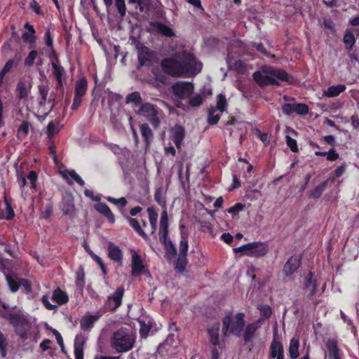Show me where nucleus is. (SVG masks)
Instances as JSON below:
<instances>
[{
    "mask_svg": "<svg viewBox=\"0 0 359 359\" xmlns=\"http://www.w3.org/2000/svg\"><path fill=\"white\" fill-rule=\"evenodd\" d=\"M346 89V87L344 84L331 86L328 87L327 90L323 91V95L326 97H335L344 92Z\"/></svg>",
    "mask_w": 359,
    "mask_h": 359,
    "instance_id": "nucleus-25",
    "label": "nucleus"
},
{
    "mask_svg": "<svg viewBox=\"0 0 359 359\" xmlns=\"http://www.w3.org/2000/svg\"><path fill=\"white\" fill-rule=\"evenodd\" d=\"M123 292V287H118L111 297H109L107 306L110 311H115L121 304Z\"/></svg>",
    "mask_w": 359,
    "mask_h": 359,
    "instance_id": "nucleus-17",
    "label": "nucleus"
},
{
    "mask_svg": "<svg viewBox=\"0 0 359 359\" xmlns=\"http://www.w3.org/2000/svg\"><path fill=\"white\" fill-rule=\"evenodd\" d=\"M53 299L59 304H65L69 299L67 294L60 288L54 290L53 293Z\"/></svg>",
    "mask_w": 359,
    "mask_h": 359,
    "instance_id": "nucleus-38",
    "label": "nucleus"
},
{
    "mask_svg": "<svg viewBox=\"0 0 359 359\" xmlns=\"http://www.w3.org/2000/svg\"><path fill=\"white\" fill-rule=\"evenodd\" d=\"M257 309L259 311L261 317L262 318V323L264 319H268L272 313V310L269 305L266 304H258Z\"/></svg>",
    "mask_w": 359,
    "mask_h": 359,
    "instance_id": "nucleus-44",
    "label": "nucleus"
},
{
    "mask_svg": "<svg viewBox=\"0 0 359 359\" xmlns=\"http://www.w3.org/2000/svg\"><path fill=\"white\" fill-rule=\"evenodd\" d=\"M40 99L39 100V104L41 107L45 106L47 102V97L49 91V88L47 84H41L38 86Z\"/></svg>",
    "mask_w": 359,
    "mask_h": 359,
    "instance_id": "nucleus-35",
    "label": "nucleus"
},
{
    "mask_svg": "<svg viewBox=\"0 0 359 359\" xmlns=\"http://www.w3.org/2000/svg\"><path fill=\"white\" fill-rule=\"evenodd\" d=\"M8 341L4 334L0 332V354L3 358H5L7 354Z\"/></svg>",
    "mask_w": 359,
    "mask_h": 359,
    "instance_id": "nucleus-53",
    "label": "nucleus"
},
{
    "mask_svg": "<svg viewBox=\"0 0 359 359\" xmlns=\"http://www.w3.org/2000/svg\"><path fill=\"white\" fill-rule=\"evenodd\" d=\"M44 41L48 48L53 47V37L51 35L50 29H48L45 33Z\"/></svg>",
    "mask_w": 359,
    "mask_h": 359,
    "instance_id": "nucleus-62",
    "label": "nucleus"
},
{
    "mask_svg": "<svg viewBox=\"0 0 359 359\" xmlns=\"http://www.w3.org/2000/svg\"><path fill=\"white\" fill-rule=\"evenodd\" d=\"M154 200L162 209L167 208V201L165 197L163 196L162 187H159L156 189L154 193Z\"/></svg>",
    "mask_w": 359,
    "mask_h": 359,
    "instance_id": "nucleus-33",
    "label": "nucleus"
},
{
    "mask_svg": "<svg viewBox=\"0 0 359 359\" xmlns=\"http://www.w3.org/2000/svg\"><path fill=\"white\" fill-rule=\"evenodd\" d=\"M326 346L328 349L329 359H341L339 353V350L335 340L332 339H328L326 343Z\"/></svg>",
    "mask_w": 359,
    "mask_h": 359,
    "instance_id": "nucleus-27",
    "label": "nucleus"
},
{
    "mask_svg": "<svg viewBox=\"0 0 359 359\" xmlns=\"http://www.w3.org/2000/svg\"><path fill=\"white\" fill-rule=\"evenodd\" d=\"M217 111L215 107L211 106L208 108L207 121L210 126L216 125L220 119L219 114H215Z\"/></svg>",
    "mask_w": 359,
    "mask_h": 359,
    "instance_id": "nucleus-37",
    "label": "nucleus"
},
{
    "mask_svg": "<svg viewBox=\"0 0 359 359\" xmlns=\"http://www.w3.org/2000/svg\"><path fill=\"white\" fill-rule=\"evenodd\" d=\"M294 104H290V103H285L282 106V111L284 114L285 115H291L292 114L294 113Z\"/></svg>",
    "mask_w": 359,
    "mask_h": 359,
    "instance_id": "nucleus-60",
    "label": "nucleus"
},
{
    "mask_svg": "<svg viewBox=\"0 0 359 359\" xmlns=\"http://www.w3.org/2000/svg\"><path fill=\"white\" fill-rule=\"evenodd\" d=\"M252 76L256 83L261 88H264L269 86H280L279 81L273 78L272 76L264 73L262 70V72L256 71L253 73Z\"/></svg>",
    "mask_w": 359,
    "mask_h": 359,
    "instance_id": "nucleus-12",
    "label": "nucleus"
},
{
    "mask_svg": "<svg viewBox=\"0 0 359 359\" xmlns=\"http://www.w3.org/2000/svg\"><path fill=\"white\" fill-rule=\"evenodd\" d=\"M135 342V333L129 329L121 327L114 333L111 346L117 353H123L132 349Z\"/></svg>",
    "mask_w": 359,
    "mask_h": 359,
    "instance_id": "nucleus-2",
    "label": "nucleus"
},
{
    "mask_svg": "<svg viewBox=\"0 0 359 359\" xmlns=\"http://www.w3.org/2000/svg\"><path fill=\"white\" fill-rule=\"evenodd\" d=\"M147 212L149 217V225L145 220L142 219V223L140 224L136 219L127 217L130 226L145 241L149 240V236H153L154 238H156V233L158 217V212L154 207L147 208Z\"/></svg>",
    "mask_w": 359,
    "mask_h": 359,
    "instance_id": "nucleus-1",
    "label": "nucleus"
},
{
    "mask_svg": "<svg viewBox=\"0 0 359 359\" xmlns=\"http://www.w3.org/2000/svg\"><path fill=\"white\" fill-rule=\"evenodd\" d=\"M16 91L18 96L20 99H23L27 97L29 90L26 84L24 82L20 81L16 86Z\"/></svg>",
    "mask_w": 359,
    "mask_h": 359,
    "instance_id": "nucleus-47",
    "label": "nucleus"
},
{
    "mask_svg": "<svg viewBox=\"0 0 359 359\" xmlns=\"http://www.w3.org/2000/svg\"><path fill=\"white\" fill-rule=\"evenodd\" d=\"M22 39L25 42L29 44V48L31 49L36 47V36L34 35V34L25 32L22 35Z\"/></svg>",
    "mask_w": 359,
    "mask_h": 359,
    "instance_id": "nucleus-46",
    "label": "nucleus"
},
{
    "mask_svg": "<svg viewBox=\"0 0 359 359\" xmlns=\"http://www.w3.org/2000/svg\"><path fill=\"white\" fill-rule=\"evenodd\" d=\"M179 60L181 76L192 77L196 76L202 69L199 62L193 53L182 50L176 55Z\"/></svg>",
    "mask_w": 359,
    "mask_h": 359,
    "instance_id": "nucleus-3",
    "label": "nucleus"
},
{
    "mask_svg": "<svg viewBox=\"0 0 359 359\" xmlns=\"http://www.w3.org/2000/svg\"><path fill=\"white\" fill-rule=\"evenodd\" d=\"M184 137V128L181 126H175L172 130V140L177 149H180L181 147Z\"/></svg>",
    "mask_w": 359,
    "mask_h": 359,
    "instance_id": "nucleus-21",
    "label": "nucleus"
},
{
    "mask_svg": "<svg viewBox=\"0 0 359 359\" xmlns=\"http://www.w3.org/2000/svg\"><path fill=\"white\" fill-rule=\"evenodd\" d=\"M4 203L6 205L5 210L0 214V219H4L6 220H11L15 217V212L12 208L11 204L8 201L5 197Z\"/></svg>",
    "mask_w": 359,
    "mask_h": 359,
    "instance_id": "nucleus-30",
    "label": "nucleus"
},
{
    "mask_svg": "<svg viewBox=\"0 0 359 359\" xmlns=\"http://www.w3.org/2000/svg\"><path fill=\"white\" fill-rule=\"evenodd\" d=\"M334 182V178H327L313 189L309 190L307 193V196L310 199L317 200L319 199L325 190L327 188L329 184Z\"/></svg>",
    "mask_w": 359,
    "mask_h": 359,
    "instance_id": "nucleus-14",
    "label": "nucleus"
},
{
    "mask_svg": "<svg viewBox=\"0 0 359 359\" xmlns=\"http://www.w3.org/2000/svg\"><path fill=\"white\" fill-rule=\"evenodd\" d=\"M149 26L161 35L166 37H173L175 36L174 30L170 27L164 25L161 22H150Z\"/></svg>",
    "mask_w": 359,
    "mask_h": 359,
    "instance_id": "nucleus-19",
    "label": "nucleus"
},
{
    "mask_svg": "<svg viewBox=\"0 0 359 359\" xmlns=\"http://www.w3.org/2000/svg\"><path fill=\"white\" fill-rule=\"evenodd\" d=\"M158 234L159 241L163 247H175L169 236V219L167 208L162 209Z\"/></svg>",
    "mask_w": 359,
    "mask_h": 359,
    "instance_id": "nucleus-8",
    "label": "nucleus"
},
{
    "mask_svg": "<svg viewBox=\"0 0 359 359\" xmlns=\"http://www.w3.org/2000/svg\"><path fill=\"white\" fill-rule=\"evenodd\" d=\"M38 54L37 50H32L29 53L28 55L25 58L24 65L27 67H32L34 64V61L36 59Z\"/></svg>",
    "mask_w": 359,
    "mask_h": 359,
    "instance_id": "nucleus-45",
    "label": "nucleus"
},
{
    "mask_svg": "<svg viewBox=\"0 0 359 359\" xmlns=\"http://www.w3.org/2000/svg\"><path fill=\"white\" fill-rule=\"evenodd\" d=\"M10 290L13 292H17L20 287V278L14 279L9 276H6Z\"/></svg>",
    "mask_w": 359,
    "mask_h": 359,
    "instance_id": "nucleus-52",
    "label": "nucleus"
},
{
    "mask_svg": "<svg viewBox=\"0 0 359 359\" xmlns=\"http://www.w3.org/2000/svg\"><path fill=\"white\" fill-rule=\"evenodd\" d=\"M137 60L140 67H151L159 61L157 52L144 45L137 46Z\"/></svg>",
    "mask_w": 359,
    "mask_h": 359,
    "instance_id": "nucleus-7",
    "label": "nucleus"
},
{
    "mask_svg": "<svg viewBox=\"0 0 359 359\" xmlns=\"http://www.w3.org/2000/svg\"><path fill=\"white\" fill-rule=\"evenodd\" d=\"M140 130L146 147H149L154 138V133L151 129L147 123H144L140 126Z\"/></svg>",
    "mask_w": 359,
    "mask_h": 359,
    "instance_id": "nucleus-26",
    "label": "nucleus"
},
{
    "mask_svg": "<svg viewBox=\"0 0 359 359\" xmlns=\"http://www.w3.org/2000/svg\"><path fill=\"white\" fill-rule=\"evenodd\" d=\"M187 248H167L165 257L175 264V269L178 272L184 271L187 266Z\"/></svg>",
    "mask_w": 359,
    "mask_h": 359,
    "instance_id": "nucleus-5",
    "label": "nucleus"
},
{
    "mask_svg": "<svg viewBox=\"0 0 359 359\" xmlns=\"http://www.w3.org/2000/svg\"><path fill=\"white\" fill-rule=\"evenodd\" d=\"M179 228L180 231V236H181V240L180 242V246L179 247H188V237H189V232L184 224H182L181 222L179 224Z\"/></svg>",
    "mask_w": 359,
    "mask_h": 359,
    "instance_id": "nucleus-40",
    "label": "nucleus"
},
{
    "mask_svg": "<svg viewBox=\"0 0 359 359\" xmlns=\"http://www.w3.org/2000/svg\"><path fill=\"white\" fill-rule=\"evenodd\" d=\"M315 155L317 156H327V160L329 161H334L339 157V154L334 148H331L328 151H315Z\"/></svg>",
    "mask_w": 359,
    "mask_h": 359,
    "instance_id": "nucleus-36",
    "label": "nucleus"
},
{
    "mask_svg": "<svg viewBox=\"0 0 359 359\" xmlns=\"http://www.w3.org/2000/svg\"><path fill=\"white\" fill-rule=\"evenodd\" d=\"M317 288L316 282L312 279V274L310 273L305 278L304 284V290L305 293L307 294V297L311 299L316 294Z\"/></svg>",
    "mask_w": 359,
    "mask_h": 359,
    "instance_id": "nucleus-22",
    "label": "nucleus"
},
{
    "mask_svg": "<svg viewBox=\"0 0 359 359\" xmlns=\"http://www.w3.org/2000/svg\"><path fill=\"white\" fill-rule=\"evenodd\" d=\"M95 210L104 215L110 222L111 224H114L115 222V217L109 208V206L104 203H98L95 205Z\"/></svg>",
    "mask_w": 359,
    "mask_h": 359,
    "instance_id": "nucleus-24",
    "label": "nucleus"
},
{
    "mask_svg": "<svg viewBox=\"0 0 359 359\" xmlns=\"http://www.w3.org/2000/svg\"><path fill=\"white\" fill-rule=\"evenodd\" d=\"M355 41L356 40L353 33L349 29H346L343 38L345 48L348 50H352Z\"/></svg>",
    "mask_w": 359,
    "mask_h": 359,
    "instance_id": "nucleus-29",
    "label": "nucleus"
},
{
    "mask_svg": "<svg viewBox=\"0 0 359 359\" xmlns=\"http://www.w3.org/2000/svg\"><path fill=\"white\" fill-rule=\"evenodd\" d=\"M108 202H110L113 204L116 205L119 208H123L127 204V200L125 197H121L119 198H114L111 196H108L106 198Z\"/></svg>",
    "mask_w": 359,
    "mask_h": 359,
    "instance_id": "nucleus-51",
    "label": "nucleus"
},
{
    "mask_svg": "<svg viewBox=\"0 0 359 359\" xmlns=\"http://www.w3.org/2000/svg\"><path fill=\"white\" fill-rule=\"evenodd\" d=\"M286 144L292 152H297L299 151L298 145L296 140L292 138L290 135H286Z\"/></svg>",
    "mask_w": 359,
    "mask_h": 359,
    "instance_id": "nucleus-57",
    "label": "nucleus"
},
{
    "mask_svg": "<svg viewBox=\"0 0 359 359\" xmlns=\"http://www.w3.org/2000/svg\"><path fill=\"white\" fill-rule=\"evenodd\" d=\"M96 318L93 316H85L81 320V327L83 330H88L90 328Z\"/></svg>",
    "mask_w": 359,
    "mask_h": 359,
    "instance_id": "nucleus-48",
    "label": "nucleus"
},
{
    "mask_svg": "<svg viewBox=\"0 0 359 359\" xmlns=\"http://www.w3.org/2000/svg\"><path fill=\"white\" fill-rule=\"evenodd\" d=\"M262 70L264 73L272 76L276 80L292 84L294 81L293 76H290L285 70L271 66H263Z\"/></svg>",
    "mask_w": 359,
    "mask_h": 359,
    "instance_id": "nucleus-10",
    "label": "nucleus"
},
{
    "mask_svg": "<svg viewBox=\"0 0 359 359\" xmlns=\"http://www.w3.org/2000/svg\"><path fill=\"white\" fill-rule=\"evenodd\" d=\"M150 330L151 325H147L143 322H140V333L142 337H147Z\"/></svg>",
    "mask_w": 359,
    "mask_h": 359,
    "instance_id": "nucleus-63",
    "label": "nucleus"
},
{
    "mask_svg": "<svg viewBox=\"0 0 359 359\" xmlns=\"http://www.w3.org/2000/svg\"><path fill=\"white\" fill-rule=\"evenodd\" d=\"M294 111L299 115H306L309 112V106L304 103H295Z\"/></svg>",
    "mask_w": 359,
    "mask_h": 359,
    "instance_id": "nucleus-54",
    "label": "nucleus"
},
{
    "mask_svg": "<svg viewBox=\"0 0 359 359\" xmlns=\"http://www.w3.org/2000/svg\"><path fill=\"white\" fill-rule=\"evenodd\" d=\"M109 256L112 260L120 262L122 259V252L119 248H109Z\"/></svg>",
    "mask_w": 359,
    "mask_h": 359,
    "instance_id": "nucleus-55",
    "label": "nucleus"
},
{
    "mask_svg": "<svg viewBox=\"0 0 359 359\" xmlns=\"http://www.w3.org/2000/svg\"><path fill=\"white\" fill-rule=\"evenodd\" d=\"M244 314L238 313L233 318L226 316L222 321V332L224 336L231 333L240 335L244 326Z\"/></svg>",
    "mask_w": 359,
    "mask_h": 359,
    "instance_id": "nucleus-4",
    "label": "nucleus"
},
{
    "mask_svg": "<svg viewBox=\"0 0 359 359\" xmlns=\"http://www.w3.org/2000/svg\"><path fill=\"white\" fill-rule=\"evenodd\" d=\"M234 253L240 256L262 257L267 253L266 248H233Z\"/></svg>",
    "mask_w": 359,
    "mask_h": 359,
    "instance_id": "nucleus-18",
    "label": "nucleus"
},
{
    "mask_svg": "<svg viewBox=\"0 0 359 359\" xmlns=\"http://www.w3.org/2000/svg\"><path fill=\"white\" fill-rule=\"evenodd\" d=\"M299 342L296 338H292L290 340L289 346V354L292 359H295L299 356Z\"/></svg>",
    "mask_w": 359,
    "mask_h": 359,
    "instance_id": "nucleus-39",
    "label": "nucleus"
},
{
    "mask_svg": "<svg viewBox=\"0 0 359 359\" xmlns=\"http://www.w3.org/2000/svg\"><path fill=\"white\" fill-rule=\"evenodd\" d=\"M28 180L30 181L31 188L35 189L36 188V182L38 180V174L34 170H31L28 175Z\"/></svg>",
    "mask_w": 359,
    "mask_h": 359,
    "instance_id": "nucleus-59",
    "label": "nucleus"
},
{
    "mask_svg": "<svg viewBox=\"0 0 359 359\" xmlns=\"http://www.w3.org/2000/svg\"><path fill=\"white\" fill-rule=\"evenodd\" d=\"M174 95L181 100L189 98L194 93V87L193 83L186 81H179L175 83L172 87Z\"/></svg>",
    "mask_w": 359,
    "mask_h": 359,
    "instance_id": "nucleus-11",
    "label": "nucleus"
},
{
    "mask_svg": "<svg viewBox=\"0 0 359 359\" xmlns=\"http://www.w3.org/2000/svg\"><path fill=\"white\" fill-rule=\"evenodd\" d=\"M83 97V96L74 95L73 103L71 107L73 111L77 110L81 106Z\"/></svg>",
    "mask_w": 359,
    "mask_h": 359,
    "instance_id": "nucleus-64",
    "label": "nucleus"
},
{
    "mask_svg": "<svg viewBox=\"0 0 359 359\" xmlns=\"http://www.w3.org/2000/svg\"><path fill=\"white\" fill-rule=\"evenodd\" d=\"M126 104H133L134 106H141L142 103V99L140 92L134 91L126 97Z\"/></svg>",
    "mask_w": 359,
    "mask_h": 359,
    "instance_id": "nucleus-31",
    "label": "nucleus"
},
{
    "mask_svg": "<svg viewBox=\"0 0 359 359\" xmlns=\"http://www.w3.org/2000/svg\"><path fill=\"white\" fill-rule=\"evenodd\" d=\"M60 208L64 215H69L70 217L73 215L75 210V206L74 199L72 194H66L63 195Z\"/></svg>",
    "mask_w": 359,
    "mask_h": 359,
    "instance_id": "nucleus-16",
    "label": "nucleus"
},
{
    "mask_svg": "<svg viewBox=\"0 0 359 359\" xmlns=\"http://www.w3.org/2000/svg\"><path fill=\"white\" fill-rule=\"evenodd\" d=\"M51 66L53 69V74L56 78V80H59L60 78H62L65 74V69L61 66L57 65L55 62L51 61Z\"/></svg>",
    "mask_w": 359,
    "mask_h": 359,
    "instance_id": "nucleus-49",
    "label": "nucleus"
},
{
    "mask_svg": "<svg viewBox=\"0 0 359 359\" xmlns=\"http://www.w3.org/2000/svg\"><path fill=\"white\" fill-rule=\"evenodd\" d=\"M245 208V204L241 203H236L234 205L227 209V212L230 214H235L240 211H242Z\"/></svg>",
    "mask_w": 359,
    "mask_h": 359,
    "instance_id": "nucleus-61",
    "label": "nucleus"
},
{
    "mask_svg": "<svg viewBox=\"0 0 359 359\" xmlns=\"http://www.w3.org/2000/svg\"><path fill=\"white\" fill-rule=\"evenodd\" d=\"M219 323H217L212 325V326L208 329V334L210 335V341L215 346L219 344Z\"/></svg>",
    "mask_w": 359,
    "mask_h": 359,
    "instance_id": "nucleus-34",
    "label": "nucleus"
},
{
    "mask_svg": "<svg viewBox=\"0 0 359 359\" xmlns=\"http://www.w3.org/2000/svg\"><path fill=\"white\" fill-rule=\"evenodd\" d=\"M136 114L146 118L154 129L158 128L161 121L158 118L159 111L156 106L149 102H144L142 104L140 109L136 111Z\"/></svg>",
    "mask_w": 359,
    "mask_h": 359,
    "instance_id": "nucleus-6",
    "label": "nucleus"
},
{
    "mask_svg": "<svg viewBox=\"0 0 359 359\" xmlns=\"http://www.w3.org/2000/svg\"><path fill=\"white\" fill-rule=\"evenodd\" d=\"M228 107V103L226 99L225 95L220 93L217 96V104L215 109H217V111H219L221 113H223L226 111Z\"/></svg>",
    "mask_w": 359,
    "mask_h": 359,
    "instance_id": "nucleus-42",
    "label": "nucleus"
},
{
    "mask_svg": "<svg viewBox=\"0 0 359 359\" xmlns=\"http://www.w3.org/2000/svg\"><path fill=\"white\" fill-rule=\"evenodd\" d=\"M302 255H294L292 256L285 263L283 271L286 276L294 273L301 264Z\"/></svg>",
    "mask_w": 359,
    "mask_h": 359,
    "instance_id": "nucleus-15",
    "label": "nucleus"
},
{
    "mask_svg": "<svg viewBox=\"0 0 359 359\" xmlns=\"http://www.w3.org/2000/svg\"><path fill=\"white\" fill-rule=\"evenodd\" d=\"M31 126V124L28 121H23L20 126L18 129L17 132V137L19 140H24L29 133V130Z\"/></svg>",
    "mask_w": 359,
    "mask_h": 359,
    "instance_id": "nucleus-41",
    "label": "nucleus"
},
{
    "mask_svg": "<svg viewBox=\"0 0 359 359\" xmlns=\"http://www.w3.org/2000/svg\"><path fill=\"white\" fill-rule=\"evenodd\" d=\"M13 324L16 334L20 339L22 340L27 339L28 338V332L31 329L30 323L25 318H18L13 322Z\"/></svg>",
    "mask_w": 359,
    "mask_h": 359,
    "instance_id": "nucleus-13",
    "label": "nucleus"
},
{
    "mask_svg": "<svg viewBox=\"0 0 359 359\" xmlns=\"http://www.w3.org/2000/svg\"><path fill=\"white\" fill-rule=\"evenodd\" d=\"M76 286L82 291L84 286V271L80 268L76 273Z\"/></svg>",
    "mask_w": 359,
    "mask_h": 359,
    "instance_id": "nucleus-56",
    "label": "nucleus"
},
{
    "mask_svg": "<svg viewBox=\"0 0 359 359\" xmlns=\"http://www.w3.org/2000/svg\"><path fill=\"white\" fill-rule=\"evenodd\" d=\"M161 67L163 72L171 76H181V70L180 68L179 60L172 57L163 58L161 62Z\"/></svg>",
    "mask_w": 359,
    "mask_h": 359,
    "instance_id": "nucleus-9",
    "label": "nucleus"
},
{
    "mask_svg": "<svg viewBox=\"0 0 359 359\" xmlns=\"http://www.w3.org/2000/svg\"><path fill=\"white\" fill-rule=\"evenodd\" d=\"M115 6H116L118 13L120 14V15L121 17L125 16L126 13L125 0L115 1Z\"/></svg>",
    "mask_w": 359,
    "mask_h": 359,
    "instance_id": "nucleus-58",
    "label": "nucleus"
},
{
    "mask_svg": "<svg viewBox=\"0 0 359 359\" xmlns=\"http://www.w3.org/2000/svg\"><path fill=\"white\" fill-rule=\"evenodd\" d=\"M145 273L146 269L142 263L140 257L136 252H133L132 256V276H136Z\"/></svg>",
    "mask_w": 359,
    "mask_h": 359,
    "instance_id": "nucleus-20",
    "label": "nucleus"
},
{
    "mask_svg": "<svg viewBox=\"0 0 359 359\" xmlns=\"http://www.w3.org/2000/svg\"><path fill=\"white\" fill-rule=\"evenodd\" d=\"M88 89V81L86 77H81L75 83L74 95L84 96Z\"/></svg>",
    "mask_w": 359,
    "mask_h": 359,
    "instance_id": "nucleus-28",
    "label": "nucleus"
},
{
    "mask_svg": "<svg viewBox=\"0 0 359 359\" xmlns=\"http://www.w3.org/2000/svg\"><path fill=\"white\" fill-rule=\"evenodd\" d=\"M188 99L189 105L192 107H199L203 102V96L198 94H196L192 97L191 95Z\"/></svg>",
    "mask_w": 359,
    "mask_h": 359,
    "instance_id": "nucleus-50",
    "label": "nucleus"
},
{
    "mask_svg": "<svg viewBox=\"0 0 359 359\" xmlns=\"http://www.w3.org/2000/svg\"><path fill=\"white\" fill-rule=\"evenodd\" d=\"M271 356L273 358H278L283 355V346L281 342L274 339L271 344Z\"/></svg>",
    "mask_w": 359,
    "mask_h": 359,
    "instance_id": "nucleus-32",
    "label": "nucleus"
},
{
    "mask_svg": "<svg viewBox=\"0 0 359 359\" xmlns=\"http://www.w3.org/2000/svg\"><path fill=\"white\" fill-rule=\"evenodd\" d=\"M262 324V318H259L256 322L248 324L243 333V339L245 341H250L253 337L255 332Z\"/></svg>",
    "mask_w": 359,
    "mask_h": 359,
    "instance_id": "nucleus-23",
    "label": "nucleus"
},
{
    "mask_svg": "<svg viewBox=\"0 0 359 359\" xmlns=\"http://www.w3.org/2000/svg\"><path fill=\"white\" fill-rule=\"evenodd\" d=\"M84 341L76 337L74 344V355L76 359H83V345Z\"/></svg>",
    "mask_w": 359,
    "mask_h": 359,
    "instance_id": "nucleus-43",
    "label": "nucleus"
}]
</instances>
